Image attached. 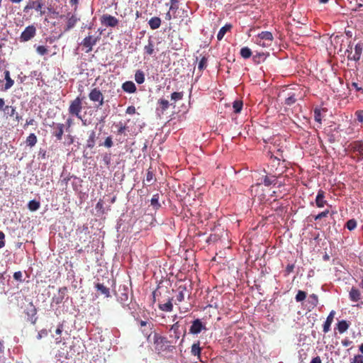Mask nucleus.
<instances>
[{"label":"nucleus","instance_id":"412c9836","mask_svg":"<svg viewBox=\"0 0 363 363\" xmlns=\"http://www.w3.org/2000/svg\"><path fill=\"white\" fill-rule=\"evenodd\" d=\"M232 28V25L228 23V24H225L224 26H223L220 30L218 31V33L217 35V39L218 40H221L224 35H225V33L228 31H230Z\"/></svg>","mask_w":363,"mask_h":363},{"label":"nucleus","instance_id":"4d7b16f0","mask_svg":"<svg viewBox=\"0 0 363 363\" xmlns=\"http://www.w3.org/2000/svg\"><path fill=\"white\" fill-rule=\"evenodd\" d=\"M13 278L17 281H22V272L20 271L14 272Z\"/></svg>","mask_w":363,"mask_h":363},{"label":"nucleus","instance_id":"a19ab883","mask_svg":"<svg viewBox=\"0 0 363 363\" xmlns=\"http://www.w3.org/2000/svg\"><path fill=\"white\" fill-rule=\"evenodd\" d=\"M151 205L156 209L160 207V204L159 203V194H155L151 199Z\"/></svg>","mask_w":363,"mask_h":363},{"label":"nucleus","instance_id":"f8f14e48","mask_svg":"<svg viewBox=\"0 0 363 363\" xmlns=\"http://www.w3.org/2000/svg\"><path fill=\"white\" fill-rule=\"evenodd\" d=\"M315 206L318 208H323L325 206H328V201L325 199V192L319 189L315 200Z\"/></svg>","mask_w":363,"mask_h":363},{"label":"nucleus","instance_id":"c85d7f7f","mask_svg":"<svg viewBox=\"0 0 363 363\" xmlns=\"http://www.w3.org/2000/svg\"><path fill=\"white\" fill-rule=\"evenodd\" d=\"M5 74V79H6V84L4 86V89L7 90L10 89L13 85V80L10 77V72L9 71L6 70L4 72Z\"/></svg>","mask_w":363,"mask_h":363},{"label":"nucleus","instance_id":"0eeeda50","mask_svg":"<svg viewBox=\"0 0 363 363\" xmlns=\"http://www.w3.org/2000/svg\"><path fill=\"white\" fill-rule=\"evenodd\" d=\"M36 33V28L34 26H28L25 30L21 33L20 36L21 42H26L33 38Z\"/></svg>","mask_w":363,"mask_h":363},{"label":"nucleus","instance_id":"2f4dec72","mask_svg":"<svg viewBox=\"0 0 363 363\" xmlns=\"http://www.w3.org/2000/svg\"><path fill=\"white\" fill-rule=\"evenodd\" d=\"M62 330H63L62 324H59L57 326V328L55 330L56 337H55V342L57 344H59L62 342L61 334L62 333Z\"/></svg>","mask_w":363,"mask_h":363},{"label":"nucleus","instance_id":"393cba45","mask_svg":"<svg viewBox=\"0 0 363 363\" xmlns=\"http://www.w3.org/2000/svg\"><path fill=\"white\" fill-rule=\"evenodd\" d=\"M350 327V324L345 320H340L337 324V328L340 333H344Z\"/></svg>","mask_w":363,"mask_h":363},{"label":"nucleus","instance_id":"5701e85b","mask_svg":"<svg viewBox=\"0 0 363 363\" xmlns=\"http://www.w3.org/2000/svg\"><path fill=\"white\" fill-rule=\"evenodd\" d=\"M78 20L79 19L74 15H71V16L68 17L67 24L65 30L68 31L72 28H74L76 23H77Z\"/></svg>","mask_w":363,"mask_h":363},{"label":"nucleus","instance_id":"f03ea898","mask_svg":"<svg viewBox=\"0 0 363 363\" xmlns=\"http://www.w3.org/2000/svg\"><path fill=\"white\" fill-rule=\"evenodd\" d=\"M348 155L355 162L363 160V142L359 140L353 141L346 149Z\"/></svg>","mask_w":363,"mask_h":363},{"label":"nucleus","instance_id":"ddd939ff","mask_svg":"<svg viewBox=\"0 0 363 363\" xmlns=\"http://www.w3.org/2000/svg\"><path fill=\"white\" fill-rule=\"evenodd\" d=\"M363 51V43H358L354 47V52H351L348 55V58L354 61H358L360 60Z\"/></svg>","mask_w":363,"mask_h":363},{"label":"nucleus","instance_id":"e433bc0d","mask_svg":"<svg viewBox=\"0 0 363 363\" xmlns=\"http://www.w3.org/2000/svg\"><path fill=\"white\" fill-rule=\"evenodd\" d=\"M357 220L355 219L352 218V219H350L349 220L347 221V223L345 224V227L350 231H352L357 228Z\"/></svg>","mask_w":363,"mask_h":363},{"label":"nucleus","instance_id":"338daca9","mask_svg":"<svg viewBox=\"0 0 363 363\" xmlns=\"http://www.w3.org/2000/svg\"><path fill=\"white\" fill-rule=\"evenodd\" d=\"M178 9H179L178 4H171V6L169 7V10L177 11Z\"/></svg>","mask_w":363,"mask_h":363},{"label":"nucleus","instance_id":"e2e57ef3","mask_svg":"<svg viewBox=\"0 0 363 363\" xmlns=\"http://www.w3.org/2000/svg\"><path fill=\"white\" fill-rule=\"evenodd\" d=\"M34 119L31 118L26 121V124L24 125L23 128H26L28 125H32L34 124Z\"/></svg>","mask_w":363,"mask_h":363},{"label":"nucleus","instance_id":"1a4fd4ad","mask_svg":"<svg viewBox=\"0 0 363 363\" xmlns=\"http://www.w3.org/2000/svg\"><path fill=\"white\" fill-rule=\"evenodd\" d=\"M102 25L106 27H116L118 24V20L111 15L104 14L100 18Z\"/></svg>","mask_w":363,"mask_h":363},{"label":"nucleus","instance_id":"a878e982","mask_svg":"<svg viewBox=\"0 0 363 363\" xmlns=\"http://www.w3.org/2000/svg\"><path fill=\"white\" fill-rule=\"evenodd\" d=\"M186 291V287L185 285H180L178 287V294L177 295V301L178 302H182L184 300V292Z\"/></svg>","mask_w":363,"mask_h":363},{"label":"nucleus","instance_id":"ea45409f","mask_svg":"<svg viewBox=\"0 0 363 363\" xmlns=\"http://www.w3.org/2000/svg\"><path fill=\"white\" fill-rule=\"evenodd\" d=\"M276 182V177H267L265 176L263 180V183L265 186H269L272 184H274Z\"/></svg>","mask_w":363,"mask_h":363},{"label":"nucleus","instance_id":"6e6552de","mask_svg":"<svg viewBox=\"0 0 363 363\" xmlns=\"http://www.w3.org/2000/svg\"><path fill=\"white\" fill-rule=\"evenodd\" d=\"M97 41V37L88 35L82 41L80 45L86 48L85 52L89 53L92 50L93 46L96 44Z\"/></svg>","mask_w":363,"mask_h":363},{"label":"nucleus","instance_id":"dca6fc26","mask_svg":"<svg viewBox=\"0 0 363 363\" xmlns=\"http://www.w3.org/2000/svg\"><path fill=\"white\" fill-rule=\"evenodd\" d=\"M43 4L39 1H29L27 5L24 7L23 11L28 12L30 9H35L36 11H40L43 8Z\"/></svg>","mask_w":363,"mask_h":363},{"label":"nucleus","instance_id":"aec40b11","mask_svg":"<svg viewBox=\"0 0 363 363\" xmlns=\"http://www.w3.org/2000/svg\"><path fill=\"white\" fill-rule=\"evenodd\" d=\"M172 298H169L165 303H159V308L165 312H171L173 310V304L172 303Z\"/></svg>","mask_w":363,"mask_h":363},{"label":"nucleus","instance_id":"39448f33","mask_svg":"<svg viewBox=\"0 0 363 363\" xmlns=\"http://www.w3.org/2000/svg\"><path fill=\"white\" fill-rule=\"evenodd\" d=\"M89 98L91 101L98 103L96 106L97 108L104 104L103 94L98 88H94L90 91Z\"/></svg>","mask_w":363,"mask_h":363},{"label":"nucleus","instance_id":"f3484780","mask_svg":"<svg viewBox=\"0 0 363 363\" xmlns=\"http://www.w3.org/2000/svg\"><path fill=\"white\" fill-rule=\"evenodd\" d=\"M200 345L201 343L199 340L194 342L191 347V355L196 357L197 359L201 361V352L202 348Z\"/></svg>","mask_w":363,"mask_h":363},{"label":"nucleus","instance_id":"20e7f679","mask_svg":"<svg viewBox=\"0 0 363 363\" xmlns=\"http://www.w3.org/2000/svg\"><path fill=\"white\" fill-rule=\"evenodd\" d=\"M82 100L83 99L77 96L73 101L70 102L68 111L69 113L71 116H74L79 119L82 120V117L81 116V111L82 109Z\"/></svg>","mask_w":363,"mask_h":363},{"label":"nucleus","instance_id":"6e6d98bb","mask_svg":"<svg viewBox=\"0 0 363 363\" xmlns=\"http://www.w3.org/2000/svg\"><path fill=\"white\" fill-rule=\"evenodd\" d=\"M355 115L357 116L358 121L362 123L363 122V111L362 110L357 111L355 113Z\"/></svg>","mask_w":363,"mask_h":363},{"label":"nucleus","instance_id":"8fccbe9b","mask_svg":"<svg viewBox=\"0 0 363 363\" xmlns=\"http://www.w3.org/2000/svg\"><path fill=\"white\" fill-rule=\"evenodd\" d=\"M296 99L295 98L294 95H292L285 99V104L291 106L294 104L296 102Z\"/></svg>","mask_w":363,"mask_h":363},{"label":"nucleus","instance_id":"37998d69","mask_svg":"<svg viewBox=\"0 0 363 363\" xmlns=\"http://www.w3.org/2000/svg\"><path fill=\"white\" fill-rule=\"evenodd\" d=\"M329 214H330V211L328 209H326L324 211H322V212L319 213L318 215L315 216L314 220H317L322 219L323 218L327 217Z\"/></svg>","mask_w":363,"mask_h":363},{"label":"nucleus","instance_id":"4468645a","mask_svg":"<svg viewBox=\"0 0 363 363\" xmlns=\"http://www.w3.org/2000/svg\"><path fill=\"white\" fill-rule=\"evenodd\" d=\"M140 325L143 333L145 335H147V338L149 339L151 335V330L152 329L153 324L150 322L140 320Z\"/></svg>","mask_w":363,"mask_h":363},{"label":"nucleus","instance_id":"a18cd8bd","mask_svg":"<svg viewBox=\"0 0 363 363\" xmlns=\"http://www.w3.org/2000/svg\"><path fill=\"white\" fill-rule=\"evenodd\" d=\"M183 95V92H173L171 94V99L174 101H177L179 100L182 99Z\"/></svg>","mask_w":363,"mask_h":363},{"label":"nucleus","instance_id":"423d86ee","mask_svg":"<svg viewBox=\"0 0 363 363\" xmlns=\"http://www.w3.org/2000/svg\"><path fill=\"white\" fill-rule=\"evenodd\" d=\"M50 126L52 128L51 133L57 140H61L64 134L65 124L52 122Z\"/></svg>","mask_w":363,"mask_h":363},{"label":"nucleus","instance_id":"0e129e2a","mask_svg":"<svg viewBox=\"0 0 363 363\" xmlns=\"http://www.w3.org/2000/svg\"><path fill=\"white\" fill-rule=\"evenodd\" d=\"M311 363H322V361L320 359V357L319 356H317L312 359Z\"/></svg>","mask_w":363,"mask_h":363},{"label":"nucleus","instance_id":"7c9ffc66","mask_svg":"<svg viewBox=\"0 0 363 363\" xmlns=\"http://www.w3.org/2000/svg\"><path fill=\"white\" fill-rule=\"evenodd\" d=\"M135 80L139 84H141L145 82V74L142 70L136 71L135 74Z\"/></svg>","mask_w":363,"mask_h":363},{"label":"nucleus","instance_id":"4c0bfd02","mask_svg":"<svg viewBox=\"0 0 363 363\" xmlns=\"http://www.w3.org/2000/svg\"><path fill=\"white\" fill-rule=\"evenodd\" d=\"M179 337H180L179 332H177V333H170L169 340L170 341V343H172V345L174 346V345L179 340Z\"/></svg>","mask_w":363,"mask_h":363},{"label":"nucleus","instance_id":"a211bd4d","mask_svg":"<svg viewBox=\"0 0 363 363\" xmlns=\"http://www.w3.org/2000/svg\"><path fill=\"white\" fill-rule=\"evenodd\" d=\"M361 292L358 289L352 287L350 291L349 297L352 301L357 302L361 299Z\"/></svg>","mask_w":363,"mask_h":363},{"label":"nucleus","instance_id":"864d4df0","mask_svg":"<svg viewBox=\"0 0 363 363\" xmlns=\"http://www.w3.org/2000/svg\"><path fill=\"white\" fill-rule=\"evenodd\" d=\"M105 147H111L113 146V140H112V138L111 137H107L103 144Z\"/></svg>","mask_w":363,"mask_h":363},{"label":"nucleus","instance_id":"b1692460","mask_svg":"<svg viewBox=\"0 0 363 363\" xmlns=\"http://www.w3.org/2000/svg\"><path fill=\"white\" fill-rule=\"evenodd\" d=\"M3 111L4 116L6 117H14L15 114L16 113V107L12 106H5V107L3 108Z\"/></svg>","mask_w":363,"mask_h":363},{"label":"nucleus","instance_id":"2eb2a0df","mask_svg":"<svg viewBox=\"0 0 363 363\" xmlns=\"http://www.w3.org/2000/svg\"><path fill=\"white\" fill-rule=\"evenodd\" d=\"M335 315V311H331L330 312L329 315H328L325 322L324 323V324L323 325V331L324 333H327L330 331V326H331L332 323L333 322Z\"/></svg>","mask_w":363,"mask_h":363},{"label":"nucleus","instance_id":"6ab92c4d","mask_svg":"<svg viewBox=\"0 0 363 363\" xmlns=\"http://www.w3.org/2000/svg\"><path fill=\"white\" fill-rule=\"evenodd\" d=\"M122 89L127 93H135L136 91V86L135 84L131 81H127L122 85Z\"/></svg>","mask_w":363,"mask_h":363},{"label":"nucleus","instance_id":"f257e3e1","mask_svg":"<svg viewBox=\"0 0 363 363\" xmlns=\"http://www.w3.org/2000/svg\"><path fill=\"white\" fill-rule=\"evenodd\" d=\"M153 344L155 351L158 353L169 352L174 348L167 337L162 336L157 333H155L153 335Z\"/></svg>","mask_w":363,"mask_h":363},{"label":"nucleus","instance_id":"c756f323","mask_svg":"<svg viewBox=\"0 0 363 363\" xmlns=\"http://www.w3.org/2000/svg\"><path fill=\"white\" fill-rule=\"evenodd\" d=\"M158 104L160 106V109L161 110L162 113H163L165 111H167L169 107V103L167 99H160L158 100Z\"/></svg>","mask_w":363,"mask_h":363},{"label":"nucleus","instance_id":"de8ad7c7","mask_svg":"<svg viewBox=\"0 0 363 363\" xmlns=\"http://www.w3.org/2000/svg\"><path fill=\"white\" fill-rule=\"evenodd\" d=\"M350 363H363V355L362 354H356L354 357L351 359Z\"/></svg>","mask_w":363,"mask_h":363},{"label":"nucleus","instance_id":"cd10ccee","mask_svg":"<svg viewBox=\"0 0 363 363\" xmlns=\"http://www.w3.org/2000/svg\"><path fill=\"white\" fill-rule=\"evenodd\" d=\"M96 141V133L92 130L89 134V138L86 140V147L88 148L92 149L95 145Z\"/></svg>","mask_w":363,"mask_h":363},{"label":"nucleus","instance_id":"58836bf2","mask_svg":"<svg viewBox=\"0 0 363 363\" xmlns=\"http://www.w3.org/2000/svg\"><path fill=\"white\" fill-rule=\"evenodd\" d=\"M308 303L312 306V308H315L318 303V296L315 294H311L309 296Z\"/></svg>","mask_w":363,"mask_h":363},{"label":"nucleus","instance_id":"9d476101","mask_svg":"<svg viewBox=\"0 0 363 363\" xmlns=\"http://www.w3.org/2000/svg\"><path fill=\"white\" fill-rule=\"evenodd\" d=\"M143 50L145 56H153L158 51L151 37L148 38L147 43L144 46Z\"/></svg>","mask_w":363,"mask_h":363},{"label":"nucleus","instance_id":"79ce46f5","mask_svg":"<svg viewBox=\"0 0 363 363\" xmlns=\"http://www.w3.org/2000/svg\"><path fill=\"white\" fill-rule=\"evenodd\" d=\"M306 295L305 291L299 290L295 296V299L297 302H301L306 299Z\"/></svg>","mask_w":363,"mask_h":363},{"label":"nucleus","instance_id":"3c124183","mask_svg":"<svg viewBox=\"0 0 363 363\" xmlns=\"http://www.w3.org/2000/svg\"><path fill=\"white\" fill-rule=\"evenodd\" d=\"M295 268L294 264H289L285 269V276H288Z\"/></svg>","mask_w":363,"mask_h":363},{"label":"nucleus","instance_id":"72a5a7b5","mask_svg":"<svg viewBox=\"0 0 363 363\" xmlns=\"http://www.w3.org/2000/svg\"><path fill=\"white\" fill-rule=\"evenodd\" d=\"M40 206V203L39 201L35 200L30 201L28 203V208L31 211H37Z\"/></svg>","mask_w":363,"mask_h":363},{"label":"nucleus","instance_id":"4be33fe9","mask_svg":"<svg viewBox=\"0 0 363 363\" xmlns=\"http://www.w3.org/2000/svg\"><path fill=\"white\" fill-rule=\"evenodd\" d=\"M148 24L152 30L157 29L161 25V19L159 17H152L149 20Z\"/></svg>","mask_w":363,"mask_h":363},{"label":"nucleus","instance_id":"f704fd0d","mask_svg":"<svg viewBox=\"0 0 363 363\" xmlns=\"http://www.w3.org/2000/svg\"><path fill=\"white\" fill-rule=\"evenodd\" d=\"M242 101L241 100H236L233 104V111L235 113H238L242 108Z\"/></svg>","mask_w":363,"mask_h":363},{"label":"nucleus","instance_id":"69168bd1","mask_svg":"<svg viewBox=\"0 0 363 363\" xmlns=\"http://www.w3.org/2000/svg\"><path fill=\"white\" fill-rule=\"evenodd\" d=\"M351 343H352V342L349 340H343L342 341V345L345 347L349 346Z\"/></svg>","mask_w":363,"mask_h":363},{"label":"nucleus","instance_id":"052dcab7","mask_svg":"<svg viewBox=\"0 0 363 363\" xmlns=\"http://www.w3.org/2000/svg\"><path fill=\"white\" fill-rule=\"evenodd\" d=\"M351 86L354 87L356 91L363 92V89L362 86H359L357 82H352Z\"/></svg>","mask_w":363,"mask_h":363},{"label":"nucleus","instance_id":"5fc2aeb1","mask_svg":"<svg viewBox=\"0 0 363 363\" xmlns=\"http://www.w3.org/2000/svg\"><path fill=\"white\" fill-rule=\"evenodd\" d=\"M154 180V174L151 171H148L146 174V181L149 183H152Z\"/></svg>","mask_w":363,"mask_h":363},{"label":"nucleus","instance_id":"774afa93","mask_svg":"<svg viewBox=\"0 0 363 363\" xmlns=\"http://www.w3.org/2000/svg\"><path fill=\"white\" fill-rule=\"evenodd\" d=\"M5 107V101L4 99L0 98V110L3 111V108Z\"/></svg>","mask_w":363,"mask_h":363},{"label":"nucleus","instance_id":"bf43d9fd","mask_svg":"<svg viewBox=\"0 0 363 363\" xmlns=\"http://www.w3.org/2000/svg\"><path fill=\"white\" fill-rule=\"evenodd\" d=\"M135 113V108L133 106H130L126 109V113L132 115Z\"/></svg>","mask_w":363,"mask_h":363},{"label":"nucleus","instance_id":"7ed1b4c3","mask_svg":"<svg viewBox=\"0 0 363 363\" xmlns=\"http://www.w3.org/2000/svg\"><path fill=\"white\" fill-rule=\"evenodd\" d=\"M273 40V35L269 31H262L255 37V43L263 48L272 45Z\"/></svg>","mask_w":363,"mask_h":363},{"label":"nucleus","instance_id":"49530a36","mask_svg":"<svg viewBox=\"0 0 363 363\" xmlns=\"http://www.w3.org/2000/svg\"><path fill=\"white\" fill-rule=\"evenodd\" d=\"M314 118H315V121L318 122V123H321V121H322V116H321V111L318 108H315L314 110Z\"/></svg>","mask_w":363,"mask_h":363},{"label":"nucleus","instance_id":"680f3d73","mask_svg":"<svg viewBox=\"0 0 363 363\" xmlns=\"http://www.w3.org/2000/svg\"><path fill=\"white\" fill-rule=\"evenodd\" d=\"M72 124V121L71 118H68L66 121V123L65 124V128L66 127V130L68 131L69 128H71Z\"/></svg>","mask_w":363,"mask_h":363},{"label":"nucleus","instance_id":"473e14b6","mask_svg":"<svg viewBox=\"0 0 363 363\" xmlns=\"http://www.w3.org/2000/svg\"><path fill=\"white\" fill-rule=\"evenodd\" d=\"M37 143V137L34 133H30L26 138V144L30 147L34 146Z\"/></svg>","mask_w":363,"mask_h":363},{"label":"nucleus","instance_id":"13d9d810","mask_svg":"<svg viewBox=\"0 0 363 363\" xmlns=\"http://www.w3.org/2000/svg\"><path fill=\"white\" fill-rule=\"evenodd\" d=\"M4 233L2 231H0V249L5 246V242L4 241Z\"/></svg>","mask_w":363,"mask_h":363},{"label":"nucleus","instance_id":"c9c22d12","mask_svg":"<svg viewBox=\"0 0 363 363\" xmlns=\"http://www.w3.org/2000/svg\"><path fill=\"white\" fill-rule=\"evenodd\" d=\"M240 53L242 57H243L244 59H248L252 55L251 50L247 47H244L241 48Z\"/></svg>","mask_w":363,"mask_h":363},{"label":"nucleus","instance_id":"09e8293b","mask_svg":"<svg viewBox=\"0 0 363 363\" xmlns=\"http://www.w3.org/2000/svg\"><path fill=\"white\" fill-rule=\"evenodd\" d=\"M37 52L40 55H44L48 53V50L46 47L43 45H38L36 48Z\"/></svg>","mask_w":363,"mask_h":363},{"label":"nucleus","instance_id":"bb28decb","mask_svg":"<svg viewBox=\"0 0 363 363\" xmlns=\"http://www.w3.org/2000/svg\"><path fill=\"white\" fill-rule=\"evenodd\" d=\"M97 291H100L102 294L105 295L106 297L110 296L109 289L105 286L104 284L98 283L95 286Z\"/></svg>","mask_w":363,"mask_h":363},{"label":"nucleus","instance_id":"c03bdc74","mask_svg":"<svg viewBox=\"0 0 363 363\" xmlns=\"http://www.w3.org/2000/svg\"><path fill=\"white\" fill-rule=\"evenodd\" d=\"M206 66H207V58L205 57H203L199 62L198 69L200 71H202L203 69H205L206 67Z\"/></svg>","mask_w":363,"mask_h":363},{"label":"nucleus","instance_id":"603ef678","mask_svg":"<svg viewBox=\"0 0 363 363\" xmlns=\"http://www.w3.org/2000/svg\"><path fill=\"white\" fill-rule=\"evenodd\" d=\"M177 332H179V322L175 323L171 326L169 329V333H177Z\"/></svg>","mask_w":363,"mask_h":363},{"label":"nucleus","instance_id":"9b49d317","mask_svg":"<svg viewBox=\"0 0 363 363\" xmlns=\"http://www.w3.org/2000/svg\"><path fill=\"white\" fill-rule=\"evenodd\" d=\"M203 330H206L205 325L200 319H196L192 322V325L189 328V333L193 335H197Z\"/></svg>","mask_w":363,"mask_h":363}]
</instances>
